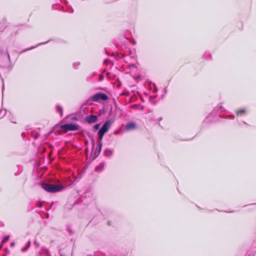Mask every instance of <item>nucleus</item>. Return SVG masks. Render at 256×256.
Returning a JSON list of instances; mask_svg holds the SVG:
<instances>
[{"label":"nucleus","mask_w":256,"mask_h":256,"mask_svg":"<svg viewBox=\"0 0 256 256\" xmlns=\"http://www.w3.org/2000/svg\"><path fill=\"white\" fill-rule=\"evenodd\" d=\"M84 120L88 124H92L98 120V117L95 115L88 116L85 118Z\"/></svg>","instance_id":"20e7f679"},{"label":"nucleus","mask_w":256,"mask_h":256,"mask_svg":"<svg viewBox=\"0 0 256 256\" xmlns=\"http://www.w3.org/2000/svg\"><path fill=\"white\" fill-rule=\"evenodd\" d=\"M89 76H88V78H86V80H88V78Z\"/></svg>","instance_id":"2f4dec72"},{"label":"nucleus","mask_w":256,"mask_h":256,"mask_svg":"<svg viewBox=\"0 0 256 256\" xmlns=\"http://www.w3.org/2000/svg\"><path fill=\"white\" fill-rule=\"evenodd\" d=\"M60 128L66 132L68 130H76L80 129V126L78 125L73 123H68L62 125Z\"/></svg>","instance_id":"7ed1b4c3"},{"label":"nucleus","mask_w":256,"mask_h":256,"mask_svg":"<svg viewBox=\"0 0 256 256\" xmlns=\"http://www.w3.org/2000/svg\"><path fill=\"white\" fill-rule=\"evenodd\" d=\"M136 128V124L134 122H128L126 124L125 126V129L126 130L128 131L132 130L135 129Z\"/></svg>","instance_id":"423d86ee"},{"label":"nucleus","mask_w":256,"mask_h":256,"mask_svg":"<svg viewBox=\"0 0 256 256\" xmlns=\"http://www.w3.org/2000/svg\"><path fill=\"white\" fill-rule=\"evenodd\" d=\"M7 54H8V58L10 59V54H8V53Z\"/></svg>","instance_id":"c756f323"},{"label":"nucleus","mask_w":256,"mask_h":256,"mask_svg":"<svg viewBox=\"0 0 256 256\" xmlns=\"http://www.w3.org/2000/svg\"><path fill=\"white\" fill-rule=\"evenodd\" d=\"M219 108H220V110L221 111H224V108L222 106H219Z\"/></svg>","instance_id":"5701e85b"},{"label":"nucleus","mask_w":256,"mask_h":256,"mask_svg":"<svg viewBox=\"0 0 256 256\" xmlns=\"http://www.w3.org/2000/svg\"><path fill=\"white\" fill-rule=\"evenodd\" d=\"M4 88V86H3V88H2V90H3Z\"/></svg>","instance_id":"473e14b6"},{"label":"nucleus","mask_w":256,"mask_h":256,"mask_svg":"<svg viewBox=\"0 0 256 256\" xmlns=\"http://www.w3.org/2000/svg\"><path fill=\"white\" fill-rule=\"evenodd\" d=\"M103 79V75L102 74L100 76V80H102Z\"/></svg>","instance_id":"393cba45"},{"label":"nucleus","mask_w":256,"mask_h":256,"mask_svg":"<svg viewBox=\"0 0 256 256\" xmlns=\"http://www.w3.org/2000/svg\"><path fill=\"white\" fill-rule=\"evenodd\" d=\"M102 143L101 141H99L98 144V145L96 146V151H95V154H94L96 155V156H98V154H99L100 153V152L102 150Z\"/></svg>","instance_id":"0eeeda50"},{"label":"nucleus","mask_w":256,"mask_h":256,"mask_svg":"<svg viewBox=\"0 0 256 256\" xmlns=\"http://www.w3.org/2000/svg\"><path fill=\"white\" fill-rule=\"evenodd\" d=\"M38 207H40V208L42 207V203L40 202H38Z\"/></svg>","instance_id":"b1692460"},{"label":"nucleus","mask_w":256,"mask_h":256,"mask_svg":"<svg viewBox=\"0 0 256 256\" xmlns=\"http://www.w3.org/2000/svg\"><path fill=\"white\" fill-rule=\"evenodd\" d=\"M34 244L36 246V247H38L40 246V244L36 240L34 241Z\"/></svg>","instance_id":"412c9836"},{"label":"nucleus","mask_w":256,"mask_h":256,"mask_svg":"<svg viewBox=\"0 0 256 256\" xmlns=\"http://www.w3.org/2000/svg\"><path fill=\"white\" fill-rule=\"evenodd\" d=\"M80 65V62H76L73 63L72 66L74 68H77Z\"/></svg>","instance_id":"dca6fc26"},{"label":"nucleus","mask_w":256,"mask_h":256,"mask_svg":"<svg viewBox=\"0 0 256 256\" xmlns=\"http://www.w3.org/2000/svg\"><path fill=\"white\" fill-rule=\"evenodd\" d=\"M108 99V96L101 92H98L90 97L91 100L93 102H98L100 100H106Z\"/></svg>","instance_id":"f03ea898"},{"label":"nucleus","mask_w":256,"mask_h":256,"mask_svg":"<svg viewBox=\"0 0 256 256\" xmlns=\"http://www.w3.org/2000/svg\"><path fill=\"white\" fill-rule=\"evenodd\" d=\"M56 110L58 112L61 117L63 115V108L60 105H57L56 106Z\"/></svg>","instance_id":"9b49d317"},{"label":"nucleus","mask_w":256,"mask_h":256,"mask_svg":"<svg viewBox=\"0 0 256 256\" xmlns=\"http://www.w3.org/2000/svg\"><path fill=\"white\" fill-rule=\"evenodd\" d=\"M22 136H25V134H24V132H22Z\"/></svg>","instance_id":"cd10ccee"},{"label":"nucleus","mask_w":256,"mask_h":256,"mask_svg":"<svg viewBox=\"0 0 256 256\" xmlns=\"http://www.w3.org/2000/svg\"><path fill=\"white\" fill-rule=\"evenodd\" d=\"M113 151L110 149H106L104 151V155L106 156L110 157L112 154Z\"/></svg>","instance_id":"f8f14e48"},{"label":"nucleus","mask_w":256,"mask_h":256,"mask_svg":"<svg viewBox=\"0 0 256 256\" xmlns=\"http://www.w3.org/2000/svg\"><path fill=\"white\" fill-rule=\"evenodd\" d=\"M104 166V162H101L98 166H97L95 170L98 172H100L103 170Z\"/></svg>","instance_id":"9d476101"},{"label":"nucleus","mask_w":256,"mask_h":256,"mask_svg":"<svg viewBox=\"0 0 256 256\" xmlns=\"http://www.w3.org/2000/svg\"><path fill=\"white\" fill-rule=\"evenodd\" d=\"M32 136H34L35 138H36L38 137V134L36 132H32Z\"/></svg>","instance_id":"6ab92c4d"},{"label":"nucleus","mask_w":256,"mask_h":256,"mask_svg":"<svg viewBox=\"0 0 256 256\" xmlns=\"http://www.w3.org/2000/svg\"><path fill=\"white\" fill-rule=\"evenodd\" d=\"M14 244H14V242H12L11 244H10V246L12 247V246H14Z\"/></svg>","instance_id":"a878e982"},{"label":"nucleus","mask_w":256,"mask_h":256,"mask_svg":"<svg viewBox=\"0 0 256 256\" xmlns=\"http://www.w3.org/2000/svg\"><path fill=\"white\" fill-rule=\"evenodd\" d=\"M6 110L5 109H2L0 110V118H2L6 114Z\"/></svg>","instance_id":"4468645a"},{"label":"nucleus","mask_w":256,"mask_h":256,"mask_svg":"<svg viewBox=\"0 0 256 256\" xmlns=\"http://www.w3.org/2000/svg\"><path fill=\"white\" fill-rule=\"evenodd\" d=\"M246 112V110L244 109H241L238 110L236 112V114L238 116H242Z\"/></svg>","instance_id":"2eb2a0df"},{"label":"nucleus","mask_w":256,"mask_h":256,"mask_svg":"<svg viewBox=\"0 0 256 256\" xmlns=\"http://www.w3.org/2000/svg\"><path fill=\"white\" fill-rule=\"evenodd\" d=\"M112 123L113 121L112 120H108L104 123L101 128L107 132L108 130L110 129Z\"/></svg>","instance_id":"39448f33"},{"label":"nucleus","mask_w":256,"mask_h":256,"mask_svg":"<svg viewBox=\"0 0 256 256\" xmlns=\"http://www.w3.org/2000/svg\"><path fill=\"white\" fill-rule=\"evenodd\" d=\"M40 255H44L45 256H51L49 250L46 248H42L40 252Z\"/></svg>","instance_id":"6e6552de"},{"label":"nucleus","mask_w":256,"mask_h":256,"mask_svg":"<svg viewBox=\"0 0 256 256\" xmlns=\"http://www.w3.org/2000/svg\"><path fill=\"white\" fill-rule=\"evenodd\" d=\"M140 107V106L138 105V104H134L133 106H132V108H138Z\"/></svg>","instance_id":"4be33fe9"},{"label":"nucleus","mask_w":256,"mask_h":256,"mask_svg":"<svg viewBox=\"0 0 256 256\" xmlns=\"http://www.w3.org/2000/svg\"><path fill=\"white\" fill-rule=\"evenodd\" d=\"M30 246V241L29 240L26 244V246H24V248H23L21 249V250L22 252H26L28 249L29 248V247Z\"/></svg>","instance_id":"ddd939ff"},{"label":"nucleus","mask_w":256,"mask_h":256,"mask_svg":"<svg viewBox=\"0 0 256 256\" xmlns=\"http://www.w3.org/2000/svg\"><path fill=\"white\" fill-rule=\"evenodd\" d=\"M9 238H10V236H6V237H5V238L2 240V244H4V243L6 242L8 240Z\"/></svg>","instance_id":"f3484780"},{"label":"nucleus","mask_w":256,"mask_h":256,"mask_svg":"<svg viewBox=\"0 0 256 256\" xmlns=\"http://www.w3.org/2000/svg\"><path fill=\"white\" fill-rule=\"evenodd\" d=\"M100 128V124H96L93 126L94 131H96Z\"/></svg>","instance_id":"a211bd4d"},{"label":"nucleus","mask_w":256,"mask_h":256,"mask_svg":"<svg viewBox=\"0 0 256 256\" xmlns=\"http://www.w3.org/2000/svg\"><path fill=\"white\" fill-rule=\"evenodd\" d=\"M47 42H42V43L39 44H38V46L40 45V44H46Z\"/></svg>","instance_id":"bb28decb"},{"label":"nucleus","mask_w":256,"mask_h":256,"mask_svg":"<svg viewBox=\"0 0 256 256\" xmlns=\"http://www.w3.org/2000/svg\"><path fill=\"white\" fill-rule=\"evenodd\" d=\"M144 106H140V109L142 110L144 109Z\"/></svg>","instance_id":"c85d7f7f"},{"label":"nucleus","mask_w":256,"mask_h":256,"mask_svg":"<svg viewBox=\"0 0 256 256\" xmlns=\"http://www.w3.org/2000/svg\"><path fill=\"white\" fill-rule=\"evenodd\" d=\"M35 48V46L33 47V48ZM32 48H30V50H32Z\"/></svg>","instance_id":"7c9ffc66"},{"label":"nucleus","mask_w":256,"mask_h":256,"mask_svg":"<svg viewBox=\"0 0 256 256\" xmlns=\"http://www.w3.org/2000/svg\"><path fill=\"white\" fill-rule=\"evenodd\" d=\"M106 132V131L104 130L101 128H100V130L98 132V138L99 141H102L103 136Z\"/></svg>","instance_id":"1a4fd4ad"},{"label":"nucleus","mask_w":256,"mask_h":256,"mask_svg":"<svg viewBox=\"0 0 256 256\" xmlns=\"http://www.w3.org/2000/svg\"><path fill=\"white\" fill-rule=\"evenodd\" d=\"M41 185L43 189L50 192H60L64 188L62 184H50L43 182Z\"/></svg>","instance_id":"f257e3e1"},{"label":"nucleus","mask_w":256,"mask_h":256,"mask_svg":"<svg viewBox=\"0 0 256 256\" xmlns=\"http://www.w3.org/2000/svg\"><path fill=\"white\" fill-rule=\"evenodd\" d=\"M156 97V96H151L150 97V102L152 104H154V102H152V100H154Z\"/></svg>","instance_id":"aec40b11"}]
</instances>
